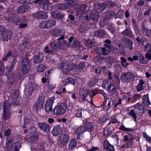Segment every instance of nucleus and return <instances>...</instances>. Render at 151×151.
<instances>
[{
  "instance_id": "obj_63",
  "label": "nucleus",
  "mask_w": 151,
  "mask_h": 151,
  "mask_svg": "<svg viewBox=\"0 0 151 151\" xmlns=\"http://www.w3.org/2000/svg\"><path fill=\"white\" fill-rule=\"evenodd\" d=\"M118 122L115 116H113L111 117L110 120V123L112 124H116Z\"/></svg>"
},
{
  "instance_id": "obj_25",
  "label": "nucleus",
  "mask_w": 151,
  "mask_h": 151,
  "mask_svg": "<svg viewBox=\"0 0 151 151\" xmlns=\"http://www.w3.org/2000/svg\"><path fill=\"white\" fill-rule=\"evenodd\" d=\"M123 41L124 43L125 46L126 47L130 50L132 49L133 43L131 40L127 38H125L123 39Z\"/></svg>"
},
{
  "instance_id": "obj_11",
  "label": "nucleus",
  "mask_w": 151,
  "mask_h": 151,
  "mask_svg": "<svg viewBox=\"0 0 151 151\" xmlns=\"http://www.w3.org/2000/svg\"><path fill=\"white\" fill-rule=\"evenodd\" d=\"M27 20L24 17L19 18L14 22L16 25H19V28L22 29L27 27Z\"/></svg>"
},
{
  "instance_id": "obj_47",
  "label": "nucleus",
  "mask_w": 151,
  "mask_h": 151,
  "mask_svg": "<svg viewBox=\"0 0 151 151\" xmlns=\"http://www.w3.org/2000/svg\"><path fill=\"white\" fill-rule=\"evenodd\" d=\"M119 129L124 132H130L133 130V129L130 128H127L123 125H121L119 127Z\"/></svg>"
},
{
  "instance_id": "obj_51",
  "label": "nucleus",
  "mask_w": 151,
  "mask_h": 151,
  "mask_svg": "<svg viewBox=\"0 0 151 151\" xmlns=\"http://www.w3.org/2000/svg\"><path fill=\"white\" fill-rule=\"evenodd\" d=\"M28 43V40L25 42H24L21 45H20L19 47V49L20 50H24V49L26 47Z\"/></svg>"
},
{
  "instance_id": "obj_42",
  "label": "nucleus",
  "mask_w": 151,
  "mask_h": 151,
  "mask_svg": "<svg viewBox=\"0 0 151 151\" xmlns=\"http://www.w3.org/2000/svg\"><path fill=\"white\" fill-rule=\"evenodd\" d=\"M139 63L141 64H145L149 62L148 60L145 59V57L141 53H140Z\"/></svg>"
},
{
  "instance_id": "obj_3",
  "label": "nucleus",
  "mask_w": 151,
  "mask_h": 151,
  "mask_svg": "<svg viewBox=\"0 0 151 151\" xmlns=\"http://www.w3.org/2000/svg\"><path fill=\"white\" fill-rule=\"evenodd\" d=\"M12 138H10L9 137H7L6 144L7 149L8 151H10L13 147L14 149V151H19L21 147L20 143L19 142H17L12 144Z\"/></svg>"
},
{
  "instance_id": "obj_40",
  "label": "nucleus",
  "mask_w": 151,
  "mask_h": 151,
  "mask_svg": "<svg viewBox=\"0 0 151 151\" xmlns=\"http://www.w3.org/2000/svg\"><path fill=\"white\" fill-rule=\"evenodd\" d=\"M47 68V67L45 65L39 64L36 67L37 71L38 72H42L44 71Z\"/></svg>"
},
{
  "instance_id": "obj_35",
  "label": "nucleus",
  "mask_w": 151,
  "mask_h": 151,
  "mask_svg": "<svg viewBox=\"0 0 151 151\" xmlns=\"http://www.w3.org/2000/svg\"><path fill=\"white\" fill-rule=\"evenodd\" d=\"M145 82L142 80L139 81L138 85L136 86V88L137 91H140L144 89V87L143 85Z\"/></svg>"
},
{
  "instance_id": "obj_34",
  "label": "nucleus",
  "mask_w": 151,
  "mask_h": 151,
  "mask_svg": "<svg viewBox=\"0 0 151 151\" xmlns=\"http://www.w3.org/2000/svg\"><path fill=\"white\" fill-rule=\"evenodd\" d=\"M77 142L74 139H72L69 142L68 145V148L69 150H71L76 146Z\"/></svg>"
},
{
  "instance_id": "obj_39",
  "label": "nucleus",
  "mask_w": 151,
  "mask_h": 151,
  "mask_svg": "<svg viewBox=\"0 0 151 151\" xmlns=\"http://www.w3.org/2000/svg\"><path fill=\"white\" fill-rule=\"evenodd\" d=\"M47 28H51L56 24V22L55 20L50 19L46 20Z\"/></svg>"
},
{
  "instance_id": "obj_20",
  "label": "nucleus",
  "mask_w": 151,
  "mask_h": 151,
  "mask_svg": "<svg viewBox=\"0 0 151 151\" xmlns=\"http://www.w3.org/2000/svg\"><path fill=\"white\" fill-rule=\"evenodd\" d=\"M70 2L69 3H61L56 4V7L57 8L60 9H65L69 8L72 6L71 2L72 1L70 0Z\"/></svg>"
},
{
  "instance_id": "obj_2",
  "label": "nucleus",
  "mask_w": 151,
  "mask_h": 151,
  "mask_svg": "<svg viewBox=\"0 0 151 151\" xmlns=\"http://www.w3.org/2000/svg\"><path fill=\"white\" fill-rule=\"evenodd\" d=\"M102 86L103 88H106L108 95L111 96L114 95L116 92V88L114 86L112 85L111 81L108 79H106L102 84Z\"/></svg>"
},
{
  "instance_id": "obj_19",
  "label": "nucleus",
  "mask_w": 151,
  "mask_h": 151,
  "mask_svg": "<svg viewBox=\"0 0 151 151\" xmlns=\"http://www.w3.org/2000/svg\"><path fill=\"white\" fill-rule=\"evenodd\" d=\"M50 32V33L53 36L58 37L64 35V33L62 32L60 29H58L57 28H54L51 29Z\"/></svg>"
},
{
  "instance_id": "obj_26",
  "label": "nucleus",
  "mask_w": 151,
  "mask_h": 151,
  "mask_svg": "<svg viewBox=\"0 0 151 151\" xmlns=\"http://www.w3.org/2000/svg\"><path fill=\"white\" fill-rule=\"evenodd\" d=\"M86 131L87 129L84 126H81L78 128L76 132V134H78L77 138L79 139L80 135L83 134Z\"/></svg>"
},
{
  "instance_id": "obj_15",
  "label": "nucleus",
  "mask_w": 151,
  "mask_h": 151,
  "mask_svg": "<svg viewBox=\"0 0 151 151\" xmlns=\"http://www.w3.org/2000/svg\"><path fill=\"white\" fill-rule=\"evenodd\" d=\"M38 127L44 132H48L50 131V125L45 122H39L38 124Z\"/></svg>"
},
{
  "instance_id": "obj_50",
  "label": "nucleus",
  "mask_w": 151,
  "mask_h": 151,
  "mask_svg": "<svg viewBox=\"0 0 151 151\" xmlns=\"http://www.w3.org/2000/svg\"><path fill=\"white\" fill-rule=\"evenodd\" d=\"M81 46L80 43L77 40H74L73 45L70 46L71 47H76L77 48H79Z\"/></svg>"
},
{
  "instance_id": "obj_60",
  "label": "nucleus",
  "mask_w": 151,
  "mask_h": 151,
  "mask_svg": "<svg viewBox=\"0 0 151 151\" xmlns=\"http://www.w3.org/2000/svg\"><path fill=\"white\" fill-rule=\"evenodd\" d=\"M15 97L11 98L9 99V100L12 102V104H16V103H18L17 102V98L16 96H15Z\"/></svg>"
},
{
  "instance_id": "obj_49",
  "label": "nucleus",
  "mask_w": 151,
  "mask_h": 151,
  "mask_svg": "<svg viewBox=\"0 0 151 151\" xmlns=\"http://www.w3.org/2000/svg\"><path fill=\"white\" fill-rule=\"evenodd\" d=\"M142 104H150L148 96L146 95L143 97L142 99Z\"/></svg>"
},
{
  "instance_id": "obj_27",
  "label": "nucleus",
  "mask_w": 151,
  "mask_h": 151,
  "mask_svg": "<svg viewBox=\"0 0 151 151\" xmlns=\"http://www.w3.org/2000/svg\"><path fill=\"white\" fill-rule=\"evenodd\" d=\"M29 9V7L27 5H23L19 6L17 9L18 12L21 14H23L27 12Z\"/></svg>"
},
{
  "instance_id": "obj_17",
  "label": "nucleus",
  "mask_w": 151,
  "mask_h": 151,
  "mask_svg": "<svg viewBox=\"0 0 151 151\" xmlns=\"http://www.w3.org/2000/svg\"><path fill=\"white\" fill-rule=\"evenodd\" d=\"M105 8V5L102 3H98L95 4L94 9L97 13H100L103 11Z\"/></svg>"
},
{
  "instance_id": "obj_45",
  "label": "nucleus",
  "mask_w": 151,
  "mask_h": 151,
  "mask_svg": "<svg viewBox=\"0 0 151 151\" xmlns=\"http://www.w3.org/2000/svg\"><path fill=\"white\" fill-rule=\"evenodd\" d=\"M98 80L95 78L92 79L88 83V85L90 87H93L97 83Z\"/></svg>"
},
{
  "instance_id": "obj_61",
  "label": "nucleus",
  "mask_w": 151,
  "mask_h": 151,
  "mask_svg": "<svg viewBox=\"0 0 151 151\" xmlns=\"http://www.w3.org/2000/svg\"><path fill=\"white\" fill-rule=\"evenodd\" d=\"M44 101V99L43 97H39L38 99L37 104H43Z\"/></svg>"
},
{
  "instance_id": "obj_12",
  "label": "nucleus",
  "mask_w": 151,
  "mask_h": 151,
  "mask_svg": "<svg viewBox=\"0 0 151 151\" xmlns=\"http://www.w3.org/2000/svg\"><path fill=\"white\" fill-rule=\"evenodd\" d=\"M98 93H100L102 94L104 97V98H106L107 97V94L105 93L104 91L103 90H99L97 91H90L89 93V96L90 97L91 101H91L90 102L91 104H92L93 103V101L92 100V98L93 97Z\"/></svg>"
},
{
  "instance_id": "obj_10",
  "label": "nucleus",
  "mask_w": 151,
  "mask_h": 151,
  "mask_svg": "<svg viewBox=\"0 0 151 151\" xmlns=\"http://www.w3.org/2000/svg\"><path fill=\"white\" fill-rule=\"evenodd\" d=\"M13 64H12L10 67H6V69L8 70V72L6 74V75L8 78L7 82L10 81L11 83H13L14 78V74L11 71V70L13 68Z\"/></svg>"
},
{
  "instance_id": "obj_6",
  "label": "nucleus",
  "mask_w": 151,
  "mask_h": 151,
  "mask_svg": "<svg viewBox=\"0 0 151 151\" xmlns=\"http://www.w3.org/2000/svg\"><path fill=\"white\" fill-rule=\"evenodd\" d=\"M136 39L139 43L142 44L145 50L148 52L151 49V44L148 42L147 40L145 38H139L138 37H137Z\"/></svg>"
},
{
  "instance_id": "obj_14",
  "label": "nucleus",
  "mask_w": 151,
  "mask_h": 151,
  "mask_svg": "<svg viewBox=\"0 0 151 151\" xmlns=\"http://www.w3.org/2000/svg\"><path fill=\"white\" fill-rule=\"evenodd\" d=\"M79 93L81 99L84 101L85 102H86L85 103L88 104V103H91V100L90 102H89L88 99H86L88 94H89V92L88 93V91L83 88H81L80 90Z\"/></svg>"
},
{
  "instance_id": "obj_23",
  "label": "nucleus",
  "mask_w": 151,
  "mask_h": 151,
  "mask_svg": "<svg viewBox=\"0 0 151 151\" xmlns=\"http://www.w3.org/2000/svg\"><path fill=\"white\" fill-rule=\"evenodd\" d=\"M33 17L34 18L40 19L41 18L45 19L47 17L46 13L42 11H39L34 14Z\"/></svg>"
},
{
  "instance_id": "obj_37",
  "label": "nucleus",
  "mask_w": 151,
  "mask_h": 151,
  "mask_svg": "<svg viewBox=\"0 0 151 151\" xmlns=\"http://www.w3.org/2000/svg\"><path fill=\"white\" fill-rule=\"evenodd\" d=\"M90 18L91 20L97 22L99 19V14L98 13H96L94 12H92L90 14Z\"/></svg>"
},
{
  "instance_id": "obj_7",
  "label": "nucleus",
  "mask_w": 151,
  "mask_h": 151,
  "mask_svg": "<svg viewBox=\"0 0 151 151\" xmlns=\"http://www.w3.org/2000/svg\"><path fill=\"white\" fill-rule=\"evenodd\" d=\"M66 104H60L57 105L53 109V114L56 115H60L63 114L66 111L67 108Z\"/></svg>"
},
{
  "instance_id": "obj_1",
  "label": "nucleus",
  "mask_w": 151,
  "mask_h": 151,
  "mask_svg": "<svg viewBox=\"0 0 151 151\" xmlns=\"http://www.w3.org/2000/svg\"><path fill=\"white\" fill-rule=\"evenodd\" d=\"M64 36L63 35L57 39V41L52 40L50 42V46L53 51H55L58 49L64 50L66 47L67 41L64 40Z\"/></svg>"
},
{
  "instance_id": "obj_29",
  "label": "nucleus",
  "mask_w": 151,
  "mask_h": 151,
  "mask_svg": "<svg viewBox=\"0 0 151 151\" xmlns=\"http://www.w3.org/2000/svg\"><path fill=\"white\" fill-rule=\"evenodd\" d=\"M62 129L59 125L54 127L52 131V133L53 136L58 135L62 131Z\"/></svg>"
},
{
  "instance_id": "obj_36",
  "label": "nucleus",
  "mask_w": 151,
  "mask_h": 151,
  "mask_svg": "<svg viewBox=\"0 0 151 151\" xmlns=\"http://www.w3.org/2000/svg\"><path fill=\"white\" fill-rule=\"evenodd\" d=\"M85 45L88 48H92L95 46V45L92 40L88 39L85 42Z\"/></svg>"
},
{
  "instance_id": "obj_24",
  "label": "nucleus",
  "mask_w": 151,
  "mask_h": 151,
  "mask_svg": "<svg viewBox=\"0 0 151 151\" xmlns=\"http://www.w3.org/2000/svg\"><path fill=\"white\" fill-rule=\"evenodd\" d=\"M12 32L11 31L7 30L3 33L1 36L3 38L4 41H7L8 39H10L11 38Z\"/></svg>"
},
{
  "instance_id": "obj_5",
  "label": "nucleus",
  "mask_w": 151,
  "mask_h": 151,
  "mask_svg": "<svg viewBox=\"0 0 151 151\" xmlns=\"http://www.w3.org/2000/svg\"><path fill=\"white\" fill-rule=\"evenodd\" d=\"M59 68L62 69L63 73L66 74L72 69V64L70 61H64L59 66Z\"/></svg>"
},
{
  "instance_id": "obj_18",
  "label": "nucleus",
  "mask_w": 151,
  "mask_h": 151,
  "mask_svg": "<svg viewBox=\"0 0 151 151\" xmlns=\"http://www.w3.org/2000/svg\"><path fill=\"white\" fill-rule=\"evenodd\" d=\"M29 131L31 133L32 135L30 137L29 140L31 142H33L37 140L38 139V135L35 130V127H32L29 130Z\"/></svg>"
},
{
  "instance_id": "obj_56",
  "label": "nucleus",
  "mask_w": 151,
  "mask_h": 151,
  "mask_svg": "<svg viewBox=\"0 0 151 151\" xmlns=\"http://www.w3.org/2000/svg\"><path fill=\"white\" fill-rule=\"evenodd\" d=\"M40 27L42 28H47L46 20H43L39 24Z\"/></svg>"
},
{
  "instance_id": "obj_62",
  "label": "nucleus",
  "mask_w": 151,
  "mask_h": 151,
  "mask_svg": "<svg viewBox=\"0 0 151 151\" xmlns=\"http://www.w3.org/2000/svg\"><path fill=\"white\" fill-rule=\"evenodd\" d=\"M54 100L53 97H51L49 98L47 101L46 104H52Z\"/></svg>"
},
{
  "instance_id": "obj_46",
  "label": "nucleus",
  "mask_w": 151,
  "mask_h": 151,
  "mask_svg": "<svg viewBox=\"0 0 151 151\" xmlns=\"http://www.w3.org/2000/svg\"><path fill=\"white\" fill-rule=\"evenodd\" d=\"M52 104H45V108L46 111L49 114L51 113L52 111Z\"/></svg>"
},
{
  "instance_id": "obj_33",
  "label": "nucleus",
  "mask_w": 151,
  "mask_h": 151,
  "mask_svg": "<svg viewBox=\"0 0 151 151\" xmlns=\"http://www.w3.org/2000/svg\"><path fill=\"white\" fill-rule=\"evenodd\" d=\"M141 30L145 36L149 37L151 35V30L148 29L144 26L143 25L141 27Z\"/></svg>"
},
{
  "instance_id": "obj_22",
  "label": "nucleus",
  "mask_w": 151,
  "mask_h": 151,
  "mask_svg": "<svg viewBox=\"0 0 151 151\" xmlns=\"http://www.w3.org/2000/svg\"><path fill=\"white\" fill-rule=\"evenodd\" d=\"M83 123L85 125V127L86 128L87 131H88L90 132H91L94 130V127L91 122H88L85 119L83 121Z\"/></svg>"
},
{
  "instance_id": "obj_8",
  "label": "nucleus",
  "mask_w": 151,
  "mask_h": 151,
  "mask_svg": "<svg viewBox=\"0 0 151 151\" xmlns=\"http://www.w3.org/2000/svg\"><path fill=\"white\" fill-rule=\"evenodd\" d=\"M135 77L133 73L127 72L122 74L120 77V79L123 82H130L134 79Z\"/></svg>"
},
{
  "instance_id": "obj_58",
  "label": "nucleus",
  "mask_w": 151,
  "mask_h": 151,
  "mask_svg": "<svg viewBox=\"0 0 151 151\" xmlns=\"http://www.w3.org/2000/svg\"><path fill=\"white\" fill-rule=\"evenodd\" d=\"M143 137L146 139L147 141L151 143V137L148 136L146 133H144L143 134Z\"/></svg>"
},
{
  "instance_id": "obj_28",
  "label": "nucleus",
  "mask_w": 151,
  "mask_h": 151,
  "mask_svg": "<svg viewBox=\"0 0 151 151\" xmlns=\"http://www.w3.org/2000/svg\"><path fill=\"white\" fill-rule=\"evenodd\" d=\"M103 145L105 149L107 150L114 151V147L111 145L107 140H105L103 143Z\"/></svg>"
},
{
  "instance_id": "obj_32",
  "label": "nucleus",
  "mask_w": 151,
  "mask_h": 151,
  "mask_svg": "<svg viewBox=\"0 0 151 151\" xmlns=\"http://www.w3.org/2000/svg\"><path fill=\"white\" fill-rule=\"evenodd\" d=\"M76 82L75 80L71 77H69L66 78L63 82V85L67 86L69 84L75 85Z\"/></svg>"
},
{
  "instance_id": "obj_30",
  "label": "nucleus",
  "mask_w": 151,
  "mask_h": 151,
  "mask_svg": "<svg viewBox=\"0 0 151 151\" xmlns=\"http://www.w3.org/2000/svg\"><path fill=\"white\" fill-rule=\"evenodd\" d=\"M43 55L42 53H40L38 55L35 56L34 61L35 63H39L43 60Z\"/></svg>"
},
{
  "instance_id": "obj_43",
  "label": "nucleus",
  "mask_w": 151,
  "mask_h": 151,
  "mask_svg": "<svg viewBox=\"0 0 151 151\" xmlns=\"http://www.w3.org/2000/svg\"><path fill=\"white\" fill-rule=\"evenodd\" d=\"M122 34L124 36H128L131 35L132 32L130 28L128 27L122 32Z\"/></svg>"
},
{
  "instance_id": "obj_44",
  "label": "nucleus",
  "mask_w": 151,
  "mask_h": 151,
  "mask_svg": "<svg viewBox=\"0 0 151 151\" xmlns=\"http://www.w3.org/2000/svg\"><path fill=\"white\" fill-rule=\"evenodd\" d=\"M12 53L11 52H9L5 56L4 55L2 58V60L3 61H6L7 59H9L10 58L13 59V61H15V60L14 59V58L13 56H11Z\"/></svg>"
},
{
  "instance_id": "obj_31",
  "label": "nucleus",
  "mask_w": 151,
  "mask_h": 151,
  "mask_svg": "<svg viewBox=\"0 0 151 151\" xmlns=\"http://www.w3.org/2000/svg\"><path fill=\"white\" fill-rule=\"evenodd\" d=\"M105 47H104L102 48H99V50H100L101 51V53H100L101 55H107L110 51L109 50V45H105Z\"/></svg>"
},
{
  "instance_id": "obj_21",
  "label": "nucleus",
  "mask_w": 151,
  "mask_h": 151,
  "mask_svg": "<svg viewBox=\"0 0 151 151\" xmlns=\"http://www.w3.org/2000/svg\"><path fill=\"white\" fill-rule=\"evenodd\" d=\"M69 138V136L67 134H63L60 136L59 140L60 143L65 145L67 143Z\"/></svg>"
},
{
  "instance_id": "obj_54",
  "label": "nucleus",
  "mask_w": 151,
  "mask_h": 151,
  "mask_svg": "<svg viewBox=\"0 0 151 151\" xmlns=\"http://www.w3.org/2000/svg\"><path fill=\"white\" fill-rule=\"evenodd\" d=\"M105 99L104 101V104L107 103V104H113V101L111 98H108L107 99V97Z\"/></svg>"
},
{
  "instance_id": "obj_9",
  "label": "nucleus",
  "mask_w": 151,
  "mask_h": 151,
  "mask_svg": "<svg viewBox=\"0 0 151 151\" xmlns=\"http://www.w3.org/2000/svg\"><path fill=\"white\" fill-rule=\"evenodd\" d=\"M22 63V69L23 73L24 75L26 74L30 69L29 65V60L27 58H24Z\"/></svg>"
},
{
  "instance_id": "obj_52",
  "label": "nucleus",
  "mask_w": 151,
  "mask_h": 151,
  "mask_svg": "<svg viewBox=\"0 0 151 151\" xmlns=\"http://www.w3.org/2000/svg\"><path fill=\"white\" fill-rule=\"evenodd\" d=\"M114 84L117 88L119 87L120 80L119 77H116L114 80Z\"/></svg>"
},
{
  "instance_id": "obj_4",
  "label": "nucleus",
  "mask_w": 151,
  "mask_h": 151,
  "mask_svg": "<svg viewBox=\"0 0 151 151\" xmlns=\"http://www.w3.org/2000/svg\"><path fill=\"white\" fill-rule=\"evenodd\" d=\"M34 3H38L40 7L44 10L50 11L52 9V6L48 0H36Z\"/></svg>"
},
{
  "instance_id": "obj_53",
  "label": "nucleus",
  "mask_w": 151,
  "mask_h": 151,
  "mask_svg": "<svg viewBox=\"0 0 151 151\" xmlns=\"http://www.w3.org/2000/svg\"><path fill=\"white\" fill-rule=\"evenodd\" d=\"M129 115L132 116L134 119V121L136 122L137 117L136 115V113L134 112V110H131L129 113Z\"/></svg>"
},
{
  "instance_id": "obj_38",
  "label": "nucleus",
  "mask_w": 151,
  "mask_h": 151,
  "mask_svg": "<svg viewBox=\"0 0 151 151\" xmlns=\"http://www.w3.org/2000/svg\"><path fill=\"white\" fill-rule=\"evenodd\" d=\"M51 15L52 18L58 20L62 19L63 17V15L61 14H56L54 12H52Z\"/></svg>"
},
{
  "instance_id": "obj_48",
  "label": "nucleus",
  "mask_w": 151,
  "mask_h": 151,
  "mask_svg": "<svg viewBox=\"0 0 151 151\" xmlns=\"http://www.w3.org/2000/svg\"><path fill=\"white\" fill-rule=\"evenodd\" d=\"M134 107L136 109H138L139 113H142L144 111V106L142 104H136Z\"/></svg>"
},
{
  "instance_id": "obj_41",
  "label": "nucleus",
  "mask_w": 151,
  "mask_h": 151,
  "mask_svg": "<svg viewBox=\"0 0 151 151\" xmlns=\"http://www.w3.org/2000/svg\"><path fill=\"white\" fill-rule=\"evenodd\" d=\"M94 34L96 36L101 38L104 36L105 35V32L103 30L100 29L95 32Z\"/></svg>"
},
{
  "instance_id": "obj_55",
  "label": "nucleus",
  "mask_w": 151,
  "mask_h": 151,
  "mask_svg": "<svg viewBox=\"0 0 151 151\" xmlns=\"http://www.w3.org/2000/svg\"><path fill=\"white\" fill-rule=\"evenodd\" d=\"M44 52L47 55H49L52 54V52L49 50L48 47L47 46L45 47L44 50Z\"/></svg>"
},
{
  "instance_id": "obj_59",
  "label": "nucleus",
  "mask_w": 151,
  "mask_h": 151,
  "mask_svg": "<svg viewBox=\"0 0 151 151\" xmlns=\"http://www.w3.org/2000/svg\"><path fill=\"white\" fill-rule=\"evenodd\" d=\"M103 132L105 136H107L110 134L111 133V132L108 129H104Z\"/></svg>"
},
{
  "instance_id": "obj_16",
  "label": "nucleus",
  "mask_w": 151,
  "mask_h": 151,
  "mask_svg": "<svg viewBox=\"0 0 151 151\" xmlns=\"http://www.w3.org/2000/svg\"><path fill=\"white\" fill-rule=\"evenodd\" d=\"M133 137L129 135H125L124 137V141L127 145V148L132 146L133 143Z\"/></svg>"
},
{
  "instance_id": "obj_57",
  "label": "nucleus",
  "mask_w": 151,
  "mask_h": 151,
  "mask_svg": "<svg viewBox=\"0 0 151 151\" xmlns=\"http://www.w3.org/2000/svg\"><path fill=\"white\" fill-rule=\"evenodd\" d=\"M4 63L2 61L0 62V76L2 75L4 72Z\"/></svg>"
},
{
  "instance_id": "obj_13",
  "label": "nucleus",
  "mask_w": 151,
  "mask_h": 151,
  "mask_svg": "<svg viewBox=\"0 0 151 151\" xmlns=\"http://www.w3.org/2000/svg\"><path fill=\"white\" fill-rule=\"evenodd\" d=\"M9 104H5L4 106L3 118L5 120L10 118L11 113L9 110Z\"/></svg>"
},
{
  "instance_id": "obj_64",
  "label": "nucleus",
  "mask_w": 151,
  "mask_h": 151,
  "mask_svg": "<svg viewBox=\"0 0 151 151\" xmlns=\"http://www.w3.org/2000/svg\"><path fill=\"white\" fill-rule=\"evenodd\" d=\"M107 4L109 7H112L115 5V3L114 2L109 1L107 2Z\"/></svg>"
}]
</instances>
